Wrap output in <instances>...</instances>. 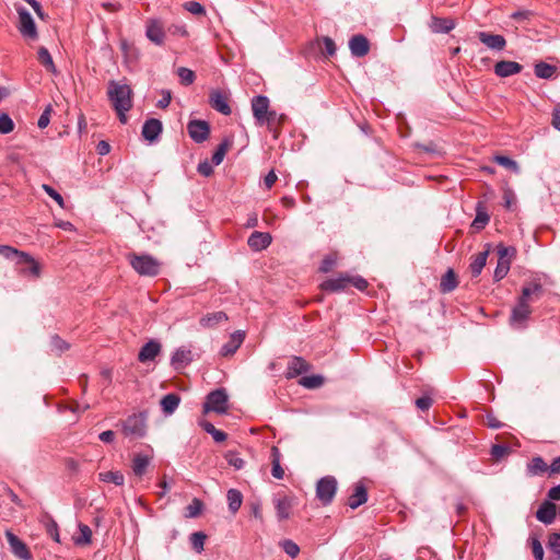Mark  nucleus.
Listing matches in <instances>:
<instances>
[{"label":"nucleus","instance_id":"864d4df0","mask_svg":"<svg viewBox=\"0 0 560 560\" xmlns=\"http://www.w3.org/2000/svg\"><path fill=\"white\" fill-rule=\"evenodd\" d=\"M42 188L49 197H51L58 203L60 208H65V200L56 189H54L50 185L47 184H43Z\"/></svg>","mask_w":560,"mask_h":560},{"label":"nucleus","instance_id":"58836bf2","mask_svg":"<svg viewBox=\"0 0 560 560\" xmlns=\"http://www.w3.org/2000/svg\"><path fill=\"white\" fill-rule=\"evenodd\" d=\"M535 75L540 79H550L555 72L556 67L546 62H538L535 65Z\"/></svg>","mask_w":560,"mask_h":560},{"label":"nucleus","instance_id":"338daca9","mask_svg":"<svg viewBox=\"0 0 560 560\" xmlns=\"http://www.w3.org/2000/svg\"><path fill=\"white\" fill-rule=\"evenodd\" d=\"M503 200H504V207L506 209H511L512 205L515 202V195L511 188L504 189Z\"/></svg>","mask_w":560,"mask_h":560},{"label":"nucleus","instance_id":"f257e3e1","mask_svg":"<svg viewBox=\"0 0 560 560\" xmlns=\"http://www.w3.org/2000/svg\"><path fill=\"white\" fill-rule=\"evenodd\" d=\"M107 96L118 115L119 121L126 124V113L132 107L131 88L128 84H120L112 80L108 83Z\"/></svg>","mask_w":560,"mask_h":560},{"label":"nucleus","instance_id":"69168bd1","mask_svg":"<svg viewBox=\"0 0 560 560\" xmlns=\"http://www.w3.org/2000/svg\"><path fill=\"white\" fill-rule=\"evenodd\" d=\"M197 171L202 176L208 177L213 173V167L207 160H205L198 164Z\"/></svg>","mask_w":560,"mask_h":560},{"label":"nucleus","instance_id":"412c9836","mask_svg":"<svg viewBox=\"0 0 560 560\" xmlns=\"http://www.w3.org/2000/svg\"><path fill=\"white\" fill-rule=\"evenodd\" d=\"M162 122L156 118H150L142 126V136L145 140L153 142L162 132Z\"/></svg>","mask_w":560,"mask_h":560},{"label":"nucleus","instance_id":"9d476101","mask_svg":"<svg viewBox=\"0 0 560 560\" xmlns=\"http://www.w3.org/2000/svg\"><path fill=\"white\" fill-rule=\"evenodd\" d=\"M268 109L269 100L267 96L257 95L252 100V110L257 124H270V117H268Z\"/></svg>","mask_w":560,"mask_h":560},{"label":"nucleus","instance_id":"0eeeda50","mask_svg":"<svg viewBox=\"0 0 560 560\" xmlns=\"http://www.w3.org/2000/svg\"><path fill=\"white\" fill-rule=\"evenodd\" d=\"M122 432L132 439L143 438L145 434V419L141 415L129 416L122 423Z\"/></svg>","mask_w":560,"mask_h":560},{"label":"nucleus","instance_id":"5fc2aeb1","mask_svg":"<svg viewBox=\"0 0 560 560\" xmlns=\"http://www.w3.org/2000/svg\"><path fill=\"white\" fill-rule=\"evenodd\" d=\"M50 345L54 351L61 353L69 349V343L61 339L59 336L55 335L50 339Z\"/></svg>","mask_w":560,"mask_h":560},{"label":"nucleus","instance_id":"473e14b6","mask_svg":"<svg viewBox=\"0 0 560 560\" xmlns=\"http://www.w3.org/2000/svg\"><path fill=\"white\" fill-rule=\"evenodd\" d=\"M281 454H280V451L277 446H272L271 448V465H272V468H271V475L272 477H275L276 479H283L284 477V470L283 468L281 467Z\"/></svg>","mask_w":560,"mask_h":560},{"label":"nucleus","instance_id":"20e7f679","mask_svg":"<svg viewBox=\"0 0 560 560\" xmlns=\"http://www.w3.org/2000/svg\"><path fill=\"white\" fill-rule=\"evenodd\" d=\"M337 492V480L332 476L320 478L316 485V497L323 503L328 505L332 502Z\"/></svg>","mask_w":560,"mask_h":560},{"label":"nucleus","instance_id":"c85d7f7f","mask_svg":"<svg viewBox=\"0 0 560 560\" xmlns=\"http://www.w3.org/2000/svg\"><path fill=\"white\" fill-rule=\"evenodd\" d=\"M273 502L278 518L280 521L289 518L292 509L291 500L288 497H277Z\"/></svg>","mask_w":560,"mask_h":560},{"label":"nucleus","instance_id":"c9c22d12","mask_svg":"<svg viewBox=\"0 0 560 560\" xmlns=\"http://www.w3.org/2000/svg\"><path fill=\"white\" fill-rule=\"evenodd\" d=\"M150 464V458L143 454H137L132 460V471L137 476H142Z\"/></svg>","mask_w":560,"mask_h":560},{"label":"nucleus","instance_id":"1a4fd4ad","mask_svg":"<svg viewBox=\"0 0 560 560\" xmlns=\"http://www.w3.org/2000/svg\"><path fill=\"white\" fill-rule=\"evenodd\" d=\"M16 264L25 266L19 270V273L23 277L38 279L42 275L40 264L26 252L20 254V259L16 260Z\"/></svg>","mask_w":560,"mask_h":560},{"label":"nucleus","instance_id":"6e6d98bb","mask_svg":"<svg viewBox=\"0 0 560 560\" xmlns=\"http://www.w3.org/2000/svg\"><path fill=\"white\" fill-rule=\"evenodd\" d=\"M226 150H228V143L226 142H223L221 144H219V147L217 148V150L214 151L213 155H212V163L214 165H219L222 163L223 159H224V155L226 153Z\"/></svg>","mask_w":560,"mask_h":560},{"label":"nucleus","instance_id":"393cba45","mask_svg":"<svg viewBox=\"0 0 560 560\" xmlns=\"http://www.w3.org/2000/svg\"><path fill=\"white\" fill-rule=\"evenodd\" d=\"M368 501V490L362 482L354 485L353 493L348 499V505L351 509H357Z\"/></svg>","mask_w":560,"mask_h":560},{"label":"nucleus","instance_id":"423d86ee","mask_svg":"<svg viewBox=\"0 0 560 560\" xmlns=\"http://www.w3.org/2000/svg\"><path fill=\"white\" fill-rule=\"evenodd\" d=\"M532 314L530 303L517 302L512 308L510 316V325L514 329H524L527 327V322Z\"/></svg>","mask_w":560,"mask_h":560},{"label":"nucleus","instance_id":"774afa93","mask_svg":"<svg viewBox=\"0 0 560 560\" xmlns=\"http://www.w3.org/2000/svg\"><path fill=\"white\" fill-rule=\"evenodd\" d=\"M416 406L422 410V411H425L428 410L431 406H432V398L429 397V396H422V397H419L417 400H416Z\"/></svg>","mask_w":560,"mask_h":560},{"label":"nucleus","instance_id":"7ed1b4c3","mask_svg":"<svg viewBox=\"0 0 560 560\" xmlns=\"http://www.w3.org/2000/svg\"><path fill=\"white\" fill-rule=\"evenodd\" d=\"M203 411H213L220 415L228 412V394L224 388H218L207 395Z\"/></svg>","mask_w":560,"mask_h":560},{"label":"nucleus","instance_id":"680f3d73","mask_svg":"<svg viewBox=\"0 0 560 560\" xmlns=\"http://www.w3.org/2000/svg\"><path fill=\"white\" fill-rule=\"evenodd\" d=\"M548 545L553 553H560V533H553L549 536Z\"/></svg>","mask_w":560,"mask_h":560},{"label":"nucleus","instance_id":"cd10ccee","mask_svg":"<svg viewBox=\"0 0 560 560\" xmlns=\"http://www.w3.org/2000/svg\"><path fill=\"white\" fill-rule=\"evenodd\" d=\"M548 470L550 471V466H548L544 458L540 456L533 457L526 467L528 476L542 475Z\"/></svg>","mask_w":560,"mask_h":560},{"label":"nucleus","instance_id":"ddd939ff","mask_svg":"<svg viewBox=\"0 0 560 560\" xmlns=\"http://www.w3.org/2000/svg\"><path fill=\"white\" fill-rule=\"evenodd\" d=\"M161 350V342L155 339H151L141 347L138 353V360L141 363L154 361V359L160 354Z\"/></svg>","mask_w":560,"mask_h":560},{"label":"nucleus","instance_id":"052dcab7","mask_svg":"<svg viewBox=\"0 0 560 560\" xmlns=\"http://www.w3.org/2000/svg\"><path fill=\"white\" fill-rule=\"evenodd\" d=\"M52 112L51 105H48L38 118L37 126L40 129L46 128L50 122V114Z\"/></svg>","mask_w":560,"mask_h":560},{"label":"nucleus","instance_id":"5701e85b","mask_svg":"<svg viewBox=\"0 0 560 560\" xmlns=\"http://www.w3.org/2000/svg\"><path fill=\"white\" fill-rule=\"evenodd\" d=\"M245 339V332L242 330H237L230 336V339L226 343H224L220 350L221 355L228 357L234 354L236 350L241 347Z\"/></svg>","mask_w":560,"mask_h":560},{"label":"nucleus","instance_id":"8fccbe9b","mask_svg":"<svg viewBox=\"0 0 560 560\" xmlns=\"http://www.w3.org/2000/svg\"><path fill=\"white\" fill-rule=\"evenodd\" d=\"M283 551L291 558H295L300 552V547L291 539H284L280 542Z\"/></svg>","mask_w":560,"mask_h":560},{"label":"nucleus","instance_id":"e433bc0d","mask_svg":"<svg viewBox=\"0 0 560 560\" xmlns=\"http://www.w3.org/2000/svg\"><path fill=\"white\" fill-rule=\"evenodd\" d=\"M78 527H79L80 534L73 538L74 544L77 546H85V545L91 544V540H92L91 528L88 525L82 524V523H80Z\"/></svg>","mask_w":560,"mask_h":560},{"label":"nucleus","instance_id":"c756f323","mask_svg":"<svg viewBox=\"0 0 560 560\" xmlns=\"http://www.w3.org/2000/svg\"><path fill=\"white\" fill-rule=\"evenodd\" d=\"M147 37L154 44L162 45L165 38L162 25L156 21H152L147 27Z\"/></svg>","mask_w":560,"mask_h":560},{"label":"nucleus","instance_id":"bb28decb","mask_svg":"<svg viewBox=\"0 0 560 560\" xmlns=\"http://www.w3.org/2000/svg\"><path fill=\"white\" fill-rule=\"evenodd\" d=\"M308 370L310 365L304 359L300 357H294L288 365L287 375L288 377H295L298 375L306 373Z\"/></svg>","mask_w":560,"mask_h":560},{"label":"nucleus","instance_id":"49530a36","mask_svg":"<svg viewBox=\"0 0 560 560\" xmlns=\"http://www.w3.org/2000/svg\"><path fill=\"white\" fill-rule=\"evenodd\" d=\"M324 382L323 376L320 375H311L304 376L300 380V384L305 388H316L319 387Z\"/></svg>","mask_w":560,"mask_h":560},{"label":"nucleus","instance_id":"4c0bfd02","mask_svg":"<svg viewBox=\"0 0 560 560\" xmlns=\"http://www.w3.org/2000/svg\"><path fill=\"white\" fill-rule=\"evenodd\" d=\"M38 61L51 73H56L52 57L46 47H39L37 51Z\"/></svg>","mask_w":560,"mask_h":560},{"label":"nucleus","instance_id":"6ab92c4d","mask_svg":"<svg viewBox=\"0 0 560 560\" xmlns=\"http://www.w3.org/2000/svg\"><path fill=\"white\" fill-rule=\"evenodd\" d=\"M456 26L455 20L448 18L431 16L429 27L432 33L447 34Z\"/></svg>","mask_w":560,"mask_h":560},{"label":"nucleus","instance_id":"39448f33","mask_svg":"<svg viewBox=\"0 0 560 560\" xmlns=\"http://www.w3.org/2000/svg\"><path fill=\"white\" fill-rule=\"evenodd\" d=\"M16 12L19 14L18 28L21 35L33 40L37 39V28L30 12L23 7H16Z\"/></svg>","mask_w":560,"mask_h":560},{"label":"nucleus","instance_id":"bf43d9fd","mask_svg":"<svg viewBox=\"0 0 560 560\" xmlns=\"http://www.w3.org/2000/svg\"><path fill=\"white\" fill-rule=\"evenodd\" d=\"M532 551L535 560H544V548L537 538L530 539Z\"/></svg>","mask_w":560,"mask_h":560},{"label":"nucleus","instance_id":"3c124183","mask_svg":"<svg viewBox=\"0 0 560 560\" xmlns=\"http://www.w3.org/2000/svg\"><path fill=\"white\" fill-rule=\"evenodd\" d=\"M14 129V122L11 117L3 113L0 115V133L7 135Z\"/></svg>","mask_w":560,"mask_h":560},{"label":"nucleus","instance_id":"f704fd0d","mask_svg":"<svg viewBox=\"0 0 560 560\" xmlns=\"http://www.w3.org/2000/svg\"><path fill=\"white\" fill-rule=\"evenodd\" d=\"M226 499L230 511L235 514L243 503V494L236 489H230L226 493Z\"/></svg>","mask_w":560,"mask_h":560},{"label":"nucleus","instance_id":"09e8293b","mask_svg":"<svg viewBox=\"0 0 560 560\" xmlns=\"http://www.w3.org/2000/svg\"><path fill=\"white\" fill-rule=\"evenodd\" d=\"M540 290H541V287H540V284H537V283L524 287L522 289V294L518 298L517 302L529 303V298L534 293L539 292Z\"/></svg>","mask_w":560,"mask_h":560},{"label":"nucleus","instance_id":"a878e982","mask_svg":"<svg viewBox=\"0 0 560 560\" xmlns=\"http://www.w3.org/2000/svg\"><path fill=\"white\" fill-rule=\"evenodd\" d=\"M179 404L180 397L175 393H171L163 396L160 401L161 408L166 416L173 415L175 410L178 408Z\"/></svg>","mask_w":560,"mask_h":560},{"label":"nucleus","instance_id":"a18cd8bd","mask_svg":"<svg viewBox=\"0 0 560 560\" xmlns=\"http://www.w3.org/2000/svg\"><path fill=\"white\" fill-rule=\"evenodd\" d=\"M177 74L180 79V83L184 85H190L194 83L196 75L195 72L188 68L180 67L177 69Z\"/></svg>","mask_w":560,"mask_h":560},{"label":"nucleus","instance_id":"79ce46f5","mask_svg":"<svg viewBox=\"0 0 560 560\" xmlns=\"http://www.w3.org/2000/svg\"><path fill=\"white\" fill-rule=\"evenodd\" d=\"M226 319H228V316L224 312H215V313L208 314L207 316L202 317L200 319V324L203 327H211L214 324H218V323L226 320Z\"/></svg>","mask_w":560,"mask_h":560},{"label":"nucleus","instance_id":"13d9d810","mask_svg":"<svg viewBox=\"0 0 560 560\" xmlns=\"http://www.w3.org/2000/svg\"><path fill=\"white\" fill-rule=\"evenodd\" d=\"M322 51L327 56H334L336 52L335 42L330 37H323L322 39Z\"/></svg>","mask_w":560,"mask_h":560},{"label":"nucleus","instance_id":"e2e57ef3","mask_svg":"<svg viewBox=\"0 0 560 560\" xmlns=\"http://www.w3.org/2000/svg\"><path fill=\"white\" fill-rule=\"evenodd\" d=\"M509 453V447L501 445V444H494L491 447V455L495 459H500L504 457Z\"/></svg>","mask_w":560,"mask_h":560},{"label":"nucleus","instance_id":"dca6fc26","mask_svg":"<svg viewBox=\"0 0 560 560\" xmlns=\"http://www.w3.org/2000/svg\"><path fill=\"white\" fill-rule=\"evenodd\" d=\"M523 66L516 61L501 60L494 65V73L500 78H508L522 71Z\"/></svg>","mask_w":560,"mask_h":560},{"label":"nucleus","instance_id":"a19ab883","mask_svg":"<svg viewBox=\"0 0 560 560\" xmlns=\"http://www.w3.org/2000/svg\"><path fill=\"white\" fill-rule=\"evenodd\" d=\"M206 539H207V536L202 532H195L190 535L189 540H190L191 547L197 553H201L203 551Z\"/></svg>","mask_w":560,"mask_h":560},{"label":"nucleus","instance_id":"2f4dec72","mask_svg":"<svg viewBox=\"0 0 560 560\" xmlns=\"http://www.w3.org/2000/svg\"><path fill=\"white\" fill-rule=\"evenodd\" d=\"M458 285L456 273L453 269H448L441 279L440 290L442 293H450Z\"/></svg>","mask_w":560,"mask_h":560},{"label":"nucleus","instance_id":"f3484780","mask_svg":"<svg viewBox=\"0 0 560 560\" xmlns=\"http://www.w3.org/2000/svg\"><path fill=\"white\" fill-rule=\"evenodd\" d=\"M209 103L213 109L223 115L228 116L232 112L226 95L219 90L212 91L210 93Z\"/></svg>","mask_w":560,"mask_h":560},{"label":"nucleus","instance_id":"6e6552de","mask_svg":"<svg viewBox=\"0 0 560 560\" xmlns=\"http://www.w3.org/2000/svg\"><path fill=\"white\" fill-rule=\"evenodd\" d=\"M515 253V249L513 247H506L502 244L498 246V264L493 273V278L495 281L502 280L509 272L511 260L509 259V256L513 255Z\"/></svg>","mask_w":560,"mask_h":560},{"label":"nucleus","instance_id":"2eb2a0df","mask_svg":"<svg viewBox=\"0 0 560 560\" xmlns=\"http://www.w3.org/2000/svg\"><path fill=\"white\" fill-rule=\"evenodd\" d=\"M349 48L352 56L361 58L369 54L370 43L364 35L358 34L350 38Z\"/></svg>","mask_w":560,"mask_h":560},{"label":"nucleus","instance_id":"aec40b11","mask_svg":"<svg viewBox=\"0 0 560 560\" xmlns=\"http://www.w3.org/2000/svg\"><path fill=\"white\" fill-rule=\"evenodd\" d=\"M272 237L267 232L255 231L248 237V246L256 252L267 248L271 244Z\"/></svg>","mask_w":560,"mask_h":560},{"label":"nucleus","instance_id":"603ef678","mask_svg":"<svg viewBox=\"0 0 560 560\" xmlns=\"http://www.w3.org/2000/svg\"><path fill=\"white\" fill-rule=\"evenodd\" d=\"M20 254H24V252L16 249L10 245H0V255H2L7 259L16 258L20 259Z\"/></svg>","mask_w":560,"mask_h":560},{"label":"nucleus","instance_id":"0e129e2a","mask_svg":"<svg viewBox=\"0 0 560 560\" xmlns=\"http://www.w3.org/2000/svg\"><path fill=\"white\" fill-rule=\"evenodd\" d=\"M47 534L56 541V542H60V537H59V530H58V525L57 523L51 520L48 524H47Z\"/></svg>","mask_w":560,"mask_h":560},{"label":"nucleus","instance_id":"4be33fe9","mask_svg":"<svg viewBox=\"0 0 560 560\" xmlns=\"http://www.w3.org/2000/svg\"><path fill=\"white\" fill-rule=\"evenodd\" d=\"M556 515L557 508L550 501L542 502L536 512L537 520L546 525L552 524Z\"/></svg>","mask_w":560,"mask_h":560},{"label":"nucleus","instance_id":"7c9ffc66","mask_svg":"<svg viewBox=\"0 0 560 560\" xmlns=\"http://www.w3.org/2000/svg\"><path fill=\"white\" fill-rule=\"evenodd\" d=\"M488 255L489 250L487 249L472 256L471 262L469 265L471 277L477 278L481 273L483 267L486 266Z\"/></svg>","mask_w":560,"mask_h":560},{"label":"nucleus","instance_id":"9b49d317","mask_svg":"<svg viewBox=\"0 0 560 560\" xmlns=\"http://www.w3.org/2000/svg\"><path fill=\"white\" fill-rule=\"evenodd\" d=\"M189 137L197 143H201L209 138L210 126L205 120L194 119L187 125Z\"/></svg>","mask_w":560,"mask_h":560},{"label":"nucleus","instance_id":"de8ad7c7","mask_svg":"<svg viewBox=\"0 0 560 560\" xmlns=\"http://www.w3.org/2000/svg\"><path fill=\"white\" fill-rule=\"evenodd\" d=\"M224 458L226 459V462L229 463L230 466L234 467L236 470H240L244 467L245 465V462L243 458H241L238 456V454L236 452H233V451H229L225 455H224Z\"/></svg>","mask_w":560,"mask_h":560},{"label":"nucleus","instance_id":"b1692460","mask_svg":"<svg viewBox=\"0 0 560 560\" xmlns=\"http://www.w3.org/2000/svg\"><path fill=\"white\" fill-rule=\"evenodd\" d=\"M350 285L349 276H339L337 278H330L320 284L324 291L328 292H340L346 290Z\"/></svg>","mask_w":560,"mask_h":560},{"label":"nucleus","instance_id":"f03ea898","mask_svg":"<svg viewBox=\"0 0 560 560\" xmlns=\"http://www.w3.org/2000/svg\"><path fill=\"white\" fill-rule=\"evenodd\" d=\"M126 257L131 268L141 277L153 278L161 272L162 262L150 254L129 253Z\"/></svg>","mask_w":560,"mask_h":560},{"label":"nucleus","instance_id":"4468645a","mask_svg":"<svg viewBox=\"0 0 560 560\" xmlns=\"http://www.w3.org/2000/svg\"><path fill=\"white\" fill-rule=\"evenodd\" d=\"M192 361V352L187 347L177 348L171 357V365L175 370L186 368Z\"/></svg>","mask_w":560,"mask_h":560},{"label":"nucleus","instance_id":"37998d69","mask_svg":"<svg viewBox=\"0 0 560 560\" xmlns=\"http://www.w3.org/2000/svg\"><path fill=\"white\" fill-rule=\"evenodd\" d=\"M203 509V503L200 499L194 498L191 502L187 505L185 516L189 518H195L200 515Z\"/></svg>","mask_w":560,"mask_h":560},{"label":"nucleus","instance_id":"f8f14e48","mask_svg":"<svg viewBox=\"0 0 560 560\" xmlns=\"http://www.w3.org/2000/svg\"><path fill=\"white\" fill-rule=\"evenodd\" d=\"M7 540L11 547V551L22 560H31L32 553L30 552L27 546L12 532L5 533Z\"/></svg>","mask_w":560,"mask_h":560},{"label":"nucleus","instance_id":"4d7b16f0","mask_svg":"<svg viewBox=\"0 0 560 560\" xmlns=\"http://www.w3.org/2000/svg\"><path fill=\"white\" fill-rule=\"evenodd\" d=\"M184 8L195 15H203L206 13L203 5L197 1H188L184 4Z\"/></svg>","mask_w":560,"mask_h":560},{"label":"nucleus","instance_id":"ea45409f","mask_svg":"<svg viewBox=\"0 0 560 560\" xmlns=\"http://www.w3.org/2000/svg\"><path fill=\"white\" fill-rule=\"evenodd\" d=\"M98 477L103 482H112L116 486H121L125 481L124 475L118 470L101 472Z\"/></svg>","mask_w":560,"mask_h":560},{"label":"nucleus","instance_id":"72a5a7b5","mask_svg":"<svg viewBox=\"0 0 560 560\" xmlns=\"http://www.w3.org/2000/svg\"><path fill=\"white\" fill-rule=\"evenodd\" d=\"M489 220L490 217L487 213L483 205L478 202L476 207V217L471 223V226L476 230H481L488 224Z\"/></svg>","mask_w":560,"mask_h":560},{"label":"nucleus","instance_id":"a211bd4d","mask_svg":"<svg viewBox=\"0 0 560 560\" xmlns=\"http://www.w3.org/2000/svg\"><path fill=\"white\" fill-rule=\"evenodd\" d=\"M477 37L482 44L493 50H503L506 46V40L502 35L478 32Z\"/></svg>","mask_w":560,"mask_h":560},{"label":"nucleus","instance_id":"c03bdc74","mask_svg":"<svg viewBox=\"0 0 560 560\" xmlns=\"http://www.w3.org/2000/svg\"><path fill=\"white\" fill-rule=\"evenodd\" d=\"M493 161L497 162L499 165L508 168V170H511L512 172L518 174L520 173V166L518 164L516 163V161L512 160L511 158L509 156H505V155H495L493 158Z\"/></svg>","mask_w":560,"mask_h":560}]
</instances>
